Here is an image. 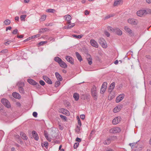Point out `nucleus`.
I'll return each instance as SVG.
<instances>
[{"mask_svg": "<svg viewBox=\"0 0 151 151\" xmlns=\"http://www.w3.org/2000/svg\"><path fill=\"white\" fill-rule=\"evenodd\" d=\"M7 50H2L1 52H2L3 53H6L7 52Z\"/></svg>", "mask_w": 151, "mask_h": 151, "instance_id": "62", "label": "nucleus"}, {"mask_svg": "<svg viewBox=\"0 0 151 151\" xmlns=\"http://www.w3.org/2000/svg\"><path fill=\"white\" fill-rule=\"evenodd\" d=\"M122 63V61L121 60H116L115 61H114V63L116 65H117L118 64H121Z\"/></svg>", "mask_w": 151, "mask_h": 151, "instance_id": "33", "label": "nucleus"}, {"mask_svg": "<svg viewBox=\"0 0 151 151\" xmlns=\"http://www.w3.org/2000/svg\"><path fill=\"white\" fill-rule=\"evenodd\" d=\"M27 81L29 83L32 85L40 86L39 83H36L35 81L31 79H27Z\"/></svg>", "mask_w": 151, "mask_h": 151, "instance_id": "13", "label": "nucleus"}, {"mask_svg": "<svg viewBox=\"0 0 151 151\" xmlns=\"http://www.w3.org/2000/svg\"><path fill=\"white\" fill-rule=\"evenodd\" d=\"M90 43L93 47L96 48L99 47V45L97 42L93 39H91L90 41Z\"/></svg>", "mask_w": 151, "mask_h": 151, "instance_id": "10", "label": "nucleus"}, {"mask_svg": "<svg viewBox=\"0 0 151 151\" xmlns=\"http://www.w3.org/2000/svg\"><path fill=\"white\" fill-rule=\"evenodd\" d=\"M95 133V131L94 130H92L91 131L90 135V137H91L93 134Z\"/></svg>", "mask_w": 151, "mask_h": 151, "instance_id": "52", "label": "nucleus"}, {"mask_svg": "<svg viewBox=\"0 0 151 151\" xmlns=\"http://www.w3.org/2000/svg\"><path fill=\"white\" fill-rule=\"evenodd\" d=\"M85 116L83 114L81 115L80 116L81 118L82 119H85Z\"/></svg>", "mask_w": 151, "mask_h": 151, "instance_id": "61", "label": "nucleus"}, {"mask_svg": "<svg viewBox=\"0 0 151 151\" xmlns=\"http://www.w3.org/2000/svg\"><path fill=\"white\" fill-rule=\"evenodd\" d=\"M62 67V68L61 69V70L64 73H65L66 72V71L64 69V68H65L66 67Z\"/></svg>", "mask_w": 151, "mask_h": 151, "instance_id": "49", "label": "nucleus"}, {"mask_svg": "<svg viewBox=\"0 0 151 151\" xmlns=\"http://www.w3.org/2000/svg\"><path fill=\"white\" fill-rule=\"evenodd\" d=\"M107 29L108 31L111 32H114L115 30V29H114L112 27L110 26L107 27Z\"/></svg>", "mask_w": 151, "mask_h": 151, "instance_id": "30", "label": "nucleus"}, {"mask_svg": "<svg viewBox=\"0 0 151 151\" xmlns=\"http://www.w3.org/2000/svg\"><path fill=\"white\" fill-rule=\"evenodd\" d=\"M75 25V24L74 23H72L70 24H69L68 25L69 29H70L73 27Z\"/></svg>", "mask_w": 151, "mask_h": 151, "instance_id": "42", "label": "nucleus"}, {"mask_svg": "<svg viewBox=\"0 0 151 151\" xmlns=\"http://www.w3.org/2000/svg\"><path fill=\"white\" fill-rule=\"evenodd\" d=\"M76 55L77 58L79 61H81L82 60V58L81 56L78 52H76Z\"/></svg>", "mask_w": 151, "mask_h": 151, "instance_id": "24", "label": "nucleus"}, {"mask_svg": "<svg viewBox=\"0 0 151 151\" xmlns=\"http://www.w3.org/2000/svg\"><path fill=\"white\" fill-rule=\"evenodd\" d=\"M20 135L22 138L25 140L27 139L28 138L26 135L23 132H21L20 133Z\"/></svg>", "mask_w": 151, "mask_h": 151, "instance_id": "23", "label": "nucleus"}, {"mask_svg": "<svg viewBox=\"0 0 151 151\" xmlns=\"http://www.w3.org/2000/svg\"><path fill=\"white\" fill-rule=\"evenodd\" d=\"M151 13V10L150 9L145 10H140L138 11L136 13L137 15L140 17L145 16L147 14Z\"/></svg>", "mask_w": 151, "mask_h": 151, "instance_id": "1", "label": "nucleus"}, {"mask_svg": "<svg viewBox=\"0 0 151 151\" xmlns=\"http://www.w3.org/2000/svg\"><path fill=\"white\" fill-rule=\"evenodd\" d=\"M43 79L48 83L50 84L52 83V82L51 80L47 76H43Z\"/></svg>", "mask_w": 151, "mask_h": 151, "instance_id": "15", "label": "nucleus"}, {"mask_svg": "<svg viewBox=\"0 0 151 151\" xmlns=\"http://www.w3.org/2000/svg\"><path fill=\"white\" fill-rule=\"evenodd\" d=\"M76 140L77 142H80L81 141V139H80L78 137H77L76 138Z\"/></svg>", "mask_w": 151, "mask_h": 151, "instance_id": "56", "label": "nucleus"}, {"mask_svg": "<svg viewBox=\"0 0 151 151\" xmlns=\"http://www.w3.org/2000/svg\"><path fill=\"white\" fill-rule=\"evenodd\" d=\"M125 95L124 94L120 95L117 96L116 99V103H119L124 98Z\"/></svg>", "mask_w": 151, "mask_h": 151, "instance_id": "11", "label": "nucleus"}, {"mask_svg": "<svg viewBox=\"0 0 151 151\" xmlns=\"http://www.w3.org/2000/svg\"><path fill=\"white\" fill-rule=\"evenodd\" d=\"M40 36V35H35L32 36V38H35V37H39Z\"/></svg>", "mask_w": 151, "mask_h": 151, "instance_id": "57", "label": "nucleus"}, {"mask_svg": "<svg viewBox=\"0 0 151 151\" xmlns=\"http://www.w3.org/2000/svg\"><path fill=\"white\" fill-rule=\"evenodd\" d=\"M27 17L26 15H22L20 17V19L21 21H25V19Z\"/></svg>", "mask_w": 151, "mask_h": 151, "instance_id": "35", "label": "nucleus"}, {"mask_svg": "<svg viewBox=\"0 0 151 151\" xmlns=\"http://www.w3.org/2000/svg\"><path fill=\"white\" fill-rule=\"evenodd\" d=\"M112 137L107 138L106 139L104 142V145H108L110 143L111 139H112Z\"/></svg>", "mask_w": 151, "mask_h": 151, "instance_id": "20", "label": "nucleus"}, {"mask_svg": "<svg viewBox=\"0 0 151 151\" xmlns=\"http://www.w3.org/2000/svg\"><path fill=\"white\" fill-rule=\"evenodd\" d=\"M43 146L45 147L46 148H47L48 146V143L47 142H44Z\"/></svg>", "mask_w": 151, "mask_h": 151, "instance_id": "43", "label": "nucleus"}, {"mask_svg": "<svg viewBox=\"0 0 151 151\" xmlns=\"http://www.w3.org/2000/svg\"><path fill=\"white\" fill-rule=\"evenodd\" d=\"M47 16L45 14H43L41 17V18L40 19V21L42 22L44 21L46 18Z\"/></svg>", "mask_w": 151, "mask_h": 151, "instance_id": "26", "label": "nucleus"}, {"mask_svg": "<svg viewBox=\"0 0 151 151\" xmlns=\"http://www.w3.org/2000/svg\"><path fill=\"white\" fill-rule=\"evenodd\" d=\"M1 103L6 107L9 108L11 107L10 104L7 99H3L1 100Z\"/></svg>", "mask_w": 151, "mask_h": 151, "instance_id": "6", "label": "nucleus"}, {"mask_svg": "<svg viewBox=\"0 0 151 151\" xmlns=\"http://www.w3.org/2000/svg\"><path fill=\"white\" fill-rule=\"evenodd\" d=\"M60 117L61 118H62L63 119H64L65 120H66L67 118H66V116H63L62 115H60Z\"/></svg>", "mask_w": 151, "mask_h": 151, "instance_id": "51", "label": "nucleus"}, {"mask_svg": "<svg viewBox=\"0 0 151 151\" xmlns=\"http://www.w3.org/2000/svg\"><path fill=\"white\" fill-rule=\"evenodd\" d=\"M46 139L49 142H51V138H50V137H47L46 138Z\"/></svg>", "mask_w": 151, "mask_h": 151, "instance_id": "63", "label": "nucleus"}, {"mask_svg": "<svg viewBox=\"0 0 151 151\" xmlns=\"http://www.w3.org/2000/svg\"><path fill=\"white\" fill-rule=\"evenodd\" d=\"M129 145L134 150L136 151H139L142 150L140 145L137 144L136 143H130Z\"/></svg>", "mask_w": 151, "mask_h": 151, "instance_id": "2", "label": "nucleus"}, {"mask_svg": "<svg viewBox=\"0 0 151 151\" xmlns=\"http://www.w3.org/2000/svg\"><path fill=\"white\" fill-rule=\"evenodd\" d=\"M123 1L122 0H115L114 5L116 6L122 4Z\"/></svg>", "mask_w": 151, "mask_h": 151, "instance_id": "16", "label": "nucleus"}, {"mask_svg": "<svg viewBox=\"0 0 151 151\" xmlns=\"http://www.w3.org/2000/svg\"><path fill=\"white\" fill-rule=\"evenodd\" d=\"M80 126H77L76 128L75 129L76 132L77 133L80 130Z\"/></svg>", "mask_w": 151, "mask_h": 151, "instance_id": "44", "label": "nucleus"}, {"mask_svg": "<svg viewBox=\"0 0 151 151\" xmlns=\"http://www.w3.org/2000/svg\"><path fill=\"white\" fill-rule=\"evenodd\" d=\"M73 97L76 101H78L79 98V94L76 93H75L73 94Z\"/></svg>", "mask_w": 151, "mask_h": 151, "instance_id": "27", "label": "nucleus"}, {"mask_svg": "<svg viewBox=\"0 0 151 151\" xmlns=\"http://www.w3.org/2000/svg\"><path fill=\"white\" fill-rule=\"evenodd\" d=\"M107 87V83L106 82H104L102 84L101 88L106 89Z\"/></svg>", "mask_w": 151, "mask_h": 151, "instance_id": "36", "label": "nucleus"}, {"mask_svg": "<svg viewBox=\"0 0 151 151\" xmlns=\"http://www.w3.org/2000/svg\"><path fill=\"white\" fill-rule=\"evenodd\" d=\"M106 89L101 88L100 92L101 94H103L105 92Z\"/></svg>", "mask_w": 151, "mask_h": 151, "instance_id": "47", "label": "nucleus"}, {"mask_svg": "<svg viewBox=\"0 0 151 151\" xmlns=\"http://www.w3.org/2000/svg\"><path fill=\"white\" fill-rule=\"evenodd\" d=\"M32 133L35 139L36 140H38L39 139V137L38 135L36 132L35 131H33L32 132Z\"/></svg>", "mask_w": 151, "mask_h": 151, "instance_id": "17", "label": "nucleus"}, {"mask_svg": "<svg viewBox=\"0 0 151 151\" xmlns=\"http://www.w3.org/2000/svg\"><path fill=\"white\" fill-rule=\"evenodd\" d=\"M55 75L56 77L58 80L60 81H61L62 80V78L60 74L58 72L55 73Z\"/></svg>", "mask_w": 151, "mask_h": 151, "instance_id": "22", "label": "nucleus"}, {"mask_svg": "<svg viewBox=\"0 0 151 151\" xmlns=\"http://www.w3.org/2000/svg\"><path fill=\"white\" fill-rule=\"evenodd\" d=\"M17 85L19 87L20 86H22L24 85V83L23 82H22L21 81L19 82H18L17 84Z\"/></svg>", "mask_w": 151, "mask_h": 151, "instance_id": "37", "label": "nucleus"}, {"mask_svg": "<svg viewBox=\"0 0 151 151\" xmlns=\"http://www.w3.org/2000/svg\"><path fill=\"white\" fill-rule=\"evenodd\" d=\"M54 60L58 62L60 66L62 65L63 66H67L65 63L62 61L61 59L60 58L56 57L55 58Z\"/></svg>", "mask_w": 151, "mask_h": 151, "instance_id": "3", "label": "nucleus"}, {"mask_svg": "<svg viewBox=\"0 0 151 151\" xmlns=\"http://www.w3.org/2000/svg\"><path fill=\"white\" fill-rule=\"evenodd\" d=\"M64 17L66 21H70L72 19L71 17L68 14L65 16Z\"/></svg>", "mask_w": 151, "mask_h": 151, "instance_id": "25", "label": "nucleus"}, {"mask_svg": "<svg viewBox=\"0 0 151 151\" xmlns=\"http://www.w3.org/2000/svg\"><path fill=\"white\" fill-rule=\"evenodd\" d=\"M87 60L89 65H91L92 64V58L90 55H88L87 56Z\"/></svg>", "mask_w": 151, "mask_h": 151, "instance_id": "21", "label": "nucleus"}, {"mask_svg": "<svg viewBox=\"0 0 151 151\" xmlns=\"http://www.w3.org/2000/svg\"><path fill=\"white\" fill-rule=\"evenodd\" d=\"M124 29L125 32L128 33L131 36H133L134 35V32L128 27L125 26L124 27Z\"/></svg>", "mask_w": 151, "mask_h": 151, "instance_id": "5", "label": "nucleus"}, {"mask_svg": "<svg viewBox=\"0 0 151 151\" xmlns=\"http://www.w3.org/2000/svg\"><path fill=\"white\" fill-rule=\"evenodd\" d=\"M47 42V41H42L39 42L38 44L39 46L43 45L44 44L46 43Z\"/></svg>", "mask_w": 151, "mask_h": 151, "instance_id": "39", "label": "nucleus"}, {"mask_svg": "<svg viewBox=\"0 0 151 151\" xmlns=\"http://www.w3.org/2000/svg\"><path fill=\"white\" fill-rule=\"evenodd\" d=\"M128 22L132 25H137L138 23L137 20L134 18H130L127 20Z\"/></svg>", "mask_w": 151, "mask_h": 151, "instance_id": "7", "label": "nucleus"}, {"mask_svg": "<svg viewBox=\"0 0 151 151\" xmlns=\"http://www.w3.org/2000/svg\"><path fill=\"white\" fill-rule=\"evenodd\" d=\"M77 119L78 120V124L79 125V126L80 127H81V124L80 121V120L79 119V117H77Z\"/></svg>", "mask_w": 151, "mask_h": 151, "instance_id": "46", "label": "nucleus"}, {"mask_svg": "<svg viewBox=\"0 0 151 151\" xmlns=\"http://www.w3.org/2000/svg\"><path fill=\"white\" fill-rule=\"evenodd\" d=\"M48 39L50 41H52L53 42L55 41V39L51 37H49Z\"/></svg>", "mask_w": 151, "mask_h": 151, "instance_id": "59", "label": "nucleus"}, {"mask_svg": "<svg viewBox=\"0 0 151 151\" xmlns=\"http://www.w3.org/2000/svg\"><path fill=\"white\" fill-rule=\"evenodd\" d=\"M72 36L73 37H75L77 39H80L82 37L83 35H77L73 34L72 35Z\"/></svg>", "mask_w": 151, "mask_h": 151, "instance_id": "29", "label": "nucleus"}, {"mask_svg": "<svg viewBox=\"0 0 151 151\" xmlns=\"http://www.w3.org/2000/svg\"><path fill=\"white\" fill-rule=\"evenodd\" d=\"M115 83L114 82L112 83L109 86V89L112 90L114 88Z\"/></svg>", "mask_w": 151, "mask_h": 151, "instance_id": "32", "label": "nucleus"}, {"mask_svg": "<svg viewBox=\"0 0 151 151\" xmlns=\"http://www.w3.org/2000/svg\"><path fill=\"white\" fill-rule=\"evenodd\" d=\"M63 114H66V115H68L69 114V111L66 109H63Z\"/></svg>", "mask_w": 151, "mask_h": 151, "instance_id": "41", "label": "nucleus"}, {"mask_svg": "<svg viewBox=\"0 0 151 151\" xmlns=\"http://www.w3.org/2000/svg\"><path fill=\"white\" fill-rule=\"evenodd\" d=\"M114 32L118 35H121L122 34V31L118 28H116L115 29V30Z\"/></svg>", "mask_w": 151, "mask_h": 151, "instance_id": "18", "label": "nucleus"}, {"mask_svg": "<svg viewBox=\"0 0 151 151\" xmlns=\"http://www.w3.org/2000/svg\"><path fill=\"white\" fill-rule=\"evenodd\" d=\"M121 118L120 117H117L114 118L112 121L113 124L116 125L118 124L120 121Z\"/></svg>", "mask_w": 151, "mask_h": 151, "instance_id": "12", "label": "nucleus"}, {"mask_svg": "<svg viewBox=\"0 0 151 151\" xmlns=\"http://www.w3.org/2000/svg\"><path fill=\"white\" fill-rule=\"evenodd\" d=\"M65 59L67 61L72 64L73 65L74 64V60L72 57L69 56H66L65 57Z\"/></svg>", "mask_w": 151, "mask_h": 151, "instance_id": "14", "label": "nucleus"}, {"mask_svg": "<svg viewBox=\"0 0 151 151\" xmlns=\"http://www.w3.org/2000/svg\"><path fill=\"white\" fill-rule=\"evenodd\" d=\"M19 92L21 93H24V89L21 86L19 87Z\"/></svg>", "mask_w": 151, "mask_h": 151, "instance_id": "38", "label": "nucleus"}, {"mask_svg": "<svg viewBox=\"0 0 151 151\" xmlns=\"http://www.w3.org/2000/svg\"><path fill=\"white\" fill-rule=\"evenodd\" d=\"M120 106H118L116 107L114 109L113 111L114 113H116L118 112L120 110Z\"/></svg>", "mask_w": 151, "mask_h": 151, "instance_id": "28", "label": "nucleus"}, {"mask_svg": "<svg viewBox=\"0 0 151 151\" xmlns=\"http://www.w3.org/2000/svg\"><path fill=\"white\" fill-rule=\"evenodd\" d=\"M44 136L45 138H46L47 137H48V133L46 132H44Z\"/></svg>", "mask_w": 151, "mask_h": 151, "instance_id": "58", "label": "nucleus"}, {"mask_svg": "<svg viewBox=\"0 0 151 151\" xmlns=\"http://www.w3.org/2000/svg\"><path fill=\"white\" fill-rule=\"evenodd\" d=\"M32 115L34 117H37V114L36 112H33Z\"/></svg>", "mask_w": 151, "mask_h": 151, "instance_id": "54", "label": "nucleus"}, {"mask_svg": "<svg viewBox=\"0 0 151 151\" xmlns=\"http://www.w3.org/2000/svg\"><path fill=\"white\" fill-rule=\"evenodd\" d=\"M12 29V27L10 26L6 28V31H7L8 30H10Z\"/></svg>", "mask_w": 151, "mask_h": 151, "instance_id": "60", "label": "nucleus"}, {"mask_svg": "<svg viewBox=\"0 0 151 151\" xmlns=\"http://www.w3.org/2000/svg\"><path fill=\"white\" fill-rule=\"evenodd\" d=\"M99 42L101 47L104 48H106L107 45L105 40L103 38H101L99 40Z\"/></svg>", "mask_w": 151, "mask_h": 151, "instance_id": "4", "label": "nucleus"}, {"mask_svg": "<svg viewBox=\"0 0 151 151\" xmlns=\"http://www.w3.org/2000/svg\"><path fill=\"white\" fill-rule=\"evenodd\" d=\"M104 34L107 37H109L110 36L109 33L108 32H107V31H105L104 32Z\"/></svg>", "mask_w": 151, "mask_h": 151, "instance_id": "53", "label": "nucleus"}, {"mask_svg": "<svg viewBox=\"0 0 151 151\" xmlns=\"http://www.w3.org/2000/svg\"><path fill=\"white\" fill-rule=\"evenodd\" d=\"M91 93L92 96H93L96 99H97V92L96 90V87L93 86L91 89Z\"/></svg>", "mask_w": 151, "mask_h": 151, "instance_id": "8", "label": "nucleus"}, {"mask_svg": "<svg viewBox=\"0 0 151 151\" xmlns=\"http://www.w3.org/2000/svg\"><path fill=\"white\" fill-rule=\"evenodd\" d=\"M60 81H57L55 83V86L56 87H58L60 85Z\"/></svg>", "mask_w": 151, "mask_h": 151, "instance_id": "40", "label": "nucleus"}, {"mask_svg": "<svg viewBox=\"0 0 151 151\" xmlns=\"http://www.w3.org/2000/svg\"><path fill=\"white\" fill-rule=\"evenodd\" d=\"M13 96L16 99H20L21 98L20 95L16 92H13L12 93Z\"/></svg>", "mask_w": 151, "mask_h": 151, "instance_id": "19", "label": "nucleus"}, {"mask_svg": "<svg viewBox=\"0 0 151 151\" xmlns=\"http://www.w3.org/2000/svg\"><path fill=\"white\" fill-rule=\"evenodd\" d=\"M121 131L120 129L118 127H114L111 129L110 132L111 133H116Z\"/></svg>", "mask_w": 151, "mask_h": 151, "instance_id": "9", "label": "nucleus"}, {"mask_svg": "<svg viewBox=\"0 0 151 151\" xmlns=\"http://www.w3.org/2000/svg\"><path fill=\"white\" fill-rule=\"evenodd\" d=\"M79 145V143L78 142L76 143L74 145V146H73L74 148L75 149L76 148H77L78 147Z\"/></svg>", "mask_w": 151, "mask_h": 151, "instance_id": "45", "label": "nucleus"}, {"mask_svg": "<svg viewBox=\"0 0 151 151\" xmlns=\"http://www.w3.org/2000/svg\"><path fill=\"white\" fill-rule=\"evenodd\" d=\"M17 37L18 38H22L23 37V35H17Z\"/></svg>", "mask_w": 151, "mask_h": 151, "instance_id": "64", "label": "nucleus"}, {"mask_svg": "<svg viewBox=\"0 0 151 151\" xmlns=\"http://www.w3.org/2000/svg\"><path fill=\"white\" fill-rule=\"evenodd\" d=\"M40 84L42 86H44L45 84V82L42 80H40Z\"/></svg>", "mask_w": 151, "mask_h": 151, "instance_id": "50", "label": "nucleus"}, {"mask_svg": "<svg viewBox=\"0 0 151 151\" xmlns=\"http://www.w3.org/2000/svg\"><path fill=\"white\" fill-rule=\"evenodd\" d=\"M18 32V30L17 29H15L12 32V33L13 34H16Z\"/></svg>", "mask_w": 151, "mask_h": 151, "instance_id": "48", "label": "nucleus"}, {"mask_svg": "<svg viewBox=\"0 0 151 151\" xmlns=\"http://www.w3.org/2000/svg\"><path fill=\"white\" fill-rule=\"evenodd\" d=\"M10 23V21L8 19L5 20L4 22V24L6 25H9Z\"/></svg>", "mask_w": 151, "mask_h": 151, "instance_id": "34", "label": "nucleus"}, {"mask_svg": "<svg viewBox=\"0 0 151 151\" xmlns=\"http://www.w3.org/2000/svg\"><path fill=\"white\" fill-rule=\"evenodd\" d=\"M47 12L54 13L55 12V10L53 9H49L46 10Z\"/></svg>", "mask_w": 151, "mask_h": 151, "instance_id": "31", "label": "nucleus"}, {"mask_svg": "<svg viewBox=\"0 0 151 151\" xmlns=\"http://www.w3.org/2000/svg\"><path fill=\"white\" fill-rule=\"evenodd\" d=\"M11 41L9 40V41H7L5 43V44L6 45H9L11 43Z\"/></svg>", "mask_w": 151, "mask_h": 151, "instance_id": "55", "label": "nucleus"}]
</instances>
